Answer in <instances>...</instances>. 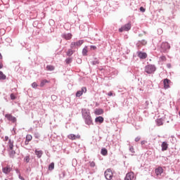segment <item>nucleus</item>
<instances>
[{"label":"nucleus","instance_id":"obj_21","mask_svg":"<svg viewBox=\"0 0 180 180\" xmlns=\"http://www.w3.org/2000/svg\"><path fill=\"white\" fill-rule=\"evenodd\" d=\"M8 146V148L10 150H13V141H11V139H9Z\"/></svg>","mask_w":180,"mask_h":180},{"label":"nucleus","instance_id":"obj_29","mask_svg":"<svg viewBox=\"0 0 180 180\" xmlns=\"http://www.w3.org/2000/svg\"><path fill=\"white\" fill-rule=\"evenodd\" d=\"M53 169H54V162H51V163L49 165V171H53Z\"/></svg>","mask_w":180,"mask_h":180},{"label":"nucleus","instance_id":"obj_40","mask_svg":"<svg viewBox=\"0 0 180 180\" xmlns=\"http://www.w3.org/2000/svg\"><path fill=\"white\" fill-rule=\"evenodd\" d=\"M96 64H99V61L98 60L93 61V65H96Z\"/></svg>","mask_w":180,"mask_h":180},{"label":"nucleus","instance_id":"obj_30","mask_svg":"<svg viewBox=\"0 0 180 180\" xmlns=\"http://www.w3.org/2000/svg\"><path fill=\"white\" fill-rule=\"evenodd\" d=\"M84 93H82V91L80 90V91H78L77 93H76V96L77 98H79V96H82Z\"/></svg>","mask_w":180,"mask_h":180},{"label":"nucleus","instance_id":"obj_46","mask_svg":"<svg viewBox=\"0 0 180 180\" xmlns=\"http://www.w3.org/2000/svg\"><path fill=\"white\" fill-rule=\"evenodd\" d=\"M19 179L25 180V178H23V176H21L20 175H19Z\"/></svg>","mask_w":180,"mask_h":180},{"label":"nucleus","instance_id":"obj_26","mask_svg":"<svg viewBox=\"0 0 180 180\" xmlns=\"http://www.w3.org/2000/svg\"><path fill=\"white\" fill-rule=\"evenodd\" d=\"M10 157L11 158H13V157H15V154H16V152L15 150H10Z\"/></svg>","mask_w":180,"mask_h":180},{"label":"nucleus","instance_id":"obj_32","mask_svg":"<svg viewBox=\"0 0 180 180\" xmlns=\"http://www.w3.org/2000/svg\"><path fill=\"white\" fill-rule=\"evenodd\" d=\"M11 99H12V101H15V99H16V96H15L13 94H11Z\"/></svg>","mask_w":180,"mask_h":180},{"label":"nucleus","instance_id":"obj_11","mask_svg":"<svg viewBox=\"0 0 180 180\" xmlns=\"http://www.w3.org/2000/svg\"><path fill=\"white\" fill-rule=\"evenodd\" d=\"M62 37L65 39V40H71V39H72V34L70 33L64 34L62 35Z\"/></svg>","mask_w":180,"mask_h":180},{"label":"nucleus","instance_id":"obj_48","mask_svg":"<svg viewBox=\"0 0 180 180\" xmlns=\"http://www.w3.org/2000/svg\"><path fill=\"white\" fill-rule=\"evenodd\" d=\"M8 140H9V137L5 136V141H8Z\"/></svg>","mask_w":180,"mask_h":180},{"label":"nucleus","instance_id":"obj_13","mask_svg":"<svg viewBox=\"0 0 180 180\" xmlns=\"http://www.w3.org/2000/svg\"><path fill=\"white\" fill-rule=\"evenodd\" d=\"M32 139H33V136H32V135L27 134L26 136V139H25V146H27L29 144V142L32 141Z\"/></svg>","mask_w":180,"mask_h":180},{"label":"nucleus","instance_id":"obj_22","mask_svg":"<svg viewBox=\"0 0 180 180\" xmlns=\"http://www.w3.org/2000/svg\"><path fill=\"white\" fill-rule=\"evenodd\" d=\"M47 71H54V66L49 65L46 66Z\"/></svg>","mask_w":180,"mask_h":180},{"label":"nucleus","instance_id":"obj_4","mask_svg":"<svg viewBox=\"0 0 180 180\" xmlns=\"http://www.w3.org/2000/svg\"><path fill=\"white\" fill-rule=\"evenodd\" d=\"M84 44V40H79L77 42H72L70 44V49H75V47H80Z\"/></svg>","mask_w":180,"mask_h":180},{"label":"nucleus","instance_id":"obj_25","mask_svg":"<svg viewBox=\"0 0 180 180\" xmlns=\"http://www.w3.org/2000/svg\"><path fill=\"white\" fill-rule=\"evenodd\" d=\"M102 155H108V150L106 148L101 149Z\"/></svg>","mask_w":180,"mask_h":180},{"label":"nucleus","instance_id":"obj_41","mask_svg":"<svg viewBox=\"0 0 180 180\" xmlns=\"http://www.w3.org/2000/svg\"><path fill=\"white\" fill-rule=\"evenodd\" d=\"M108 96H113V92L112 91H110L108 93Z\"/></svg>","mask_w":180,"mask_h":180},{"label":"nucleus","instance_id":"obj_12","mask_svg":"<svg viewBox=\"0 0 180 180\" xmlns=\"http://www.w3.org/2000/svg\"><path fill=\"white\" fill-rule=\"evenodd\" d=\"M155 172L157 176L161 175V174H162V172H164V169H162V167H159L157 169H155Z\"/></svg>","mask_w":180,"mask_h":180},{"label":"nucleus","instance_id":"obj_36","mask_svg":"<svg viewBox=\"0 0 180 180\" xmlns=\"http://www.w3.org/2000/svg\"><path fill=\"white\" fill-rule=\"evenodd\" d=\"M81 91H82V94L86 93V87H82Z\"/></svg>","mask_w":180,"mask_h":180},{"label":"nucleus","instance_id":"obj_28","mask_svg":"<svg viewBox=\"0 0 180 180\" xmlns=\"http://www.w3.org/2000/svg\"><path fill=\"white\" fill-rule=\"evenodd\" d=\"M0 79H6V75H4L1 71H0Z\"/></svg>","mask_w":180,"mask_h":180},{"label":"nucleus","instance_id":"obj_31","mask_svg":"<svg viewBox=\"0 0 180 180\" xmlns=\"http://www.w3.org/2000/svg\"><path fill=\"white\" fill-rule=\"evenodd\" d=\"M129 151L131 153L132 155L136 153V151L134 150V147L133 146L129 147Z\"/></svg>","mask_w":180,"mask_h":180},{"label":"nucleus","instance_id":"obj_27","mask_svg":"<svg viewBox=\"0 0 180 180\" xmlns=\"http://www.w3.org/2000/svg\"><path fill=\"white\" fill-rule=\"evenodd\" d=\"M72 54H74V51H72V49H68L67 51V56L71 57Z\"/></svg>","mask_w":180,"mask_h":180},{"label":"nucleus","instance_id":"obj_20","mask_svg":"<svg viewBox=\"0 0 180 180\" xmlns=\"http://www.w3.org/2000/svg\"><path fill=\"white\" fill-rule=\"evenodd\" d=\"M35 155L37 156L38 158H41V155H43V151L36 150Z\"/></svg>","mask_w":180,"mask_h":180},{"label":"nucleus","instance_id":"obj_10","mask_svg":"<svg viewBox=\"0 0 180 180\" xmlns=\"http://www.w3.org/2000/svg\"><path fill=\"white\" fill-rule=\"evenodd\" d=\"M68 137L70 139V140H77V139H81V136L73 134H70Z\"/></svg>","mask_w":180,"mask_h":180},{"label":"nucleus","instance_id":"obj_5","mask_svg":"<svg viewBox=\"0 0 180 180\" xmlns=\"http://www.w3.org/2000/svg\"><path fill=\"white\" fill-rule=\"evenodd\" d=\"M113 176V173H112V170L110 169H108L105 172V177L106 179L110 180L112 179V177Z\"/></svg>","mask_w":180,"mask_h":180},{"label":"nucleus","instance_id":"obj_39","mask_svg":"<svg viewBox=\"0 0 180 180\" xmlns=\"http://www.w3.org/2000/svg\"><path fill=\"white\" fill-rule=\"evenodd\" d=\"M140 11H141V12H146V8H144V7L141 6V7H140Z\"/></svg>","mask_w":180,"mask_h":180},{"label":"nucleus","instance_id":"obj_19","mask_svg":"<svg viewBox=\"0 0 180 180\" xmlns=\"http://www.w3.org/2000/svg\"><path fill=\"white\" fill-rule=\"evenodd\" d=\"M103 120H104V119H103V117H97L96 119H95V122H96V123H103Z\"/></svg>","mask_w":180,"mask_h":180},{"label":"nucleus","instance_id":"obj_14","mask_svg":"<svg viewBox=\"0 0 180 180\" xmlns=\"http://www.w3.org/2000/svg\"><path fill=\"white\" fill-rule=\"evenodd\" d=\"M162 151H167L168 150V143L166 141L162 142Z\"/></svg>","mask_w":180,"mask_h":180},{"label":"nucleus","instance_id":"obj_43","mask_svg":"<svg viewBox=\"0 0 180 180\" xmlns=\"http://www.w3.org/2000/svg\"><path fill=\"white\" fill-rule=\"evenodd\" d=\"M2 68H4V64L0 62V70H2Z\"/></svg>","mask_w":180,"mask_h":180},{"label":"nucleus","instance_id":"obj_42","mask_svg":"<svg viewBox=\"0 0 180 180\" xmlns=\"http://www.w3.org/2000/svg\"><path fill=\"white\" fill-rule=\"evenodd\" d=\"M140 140H141V138H140V136H138V137H136V139H135V141H140Z\"/></svg>","mask_w":180,"mask_h":180},{"label":"nucleus","instance_id":"obj_15","mask_svg":"<svg viewBox=\"0 0 180 180\" xmlns=\"http://www.w3.org/2000/svg\"><path fill=\"white\" fill-rule=\"evenodd\" d=\"M2 171L4 172V174H9V172H11L12 171V168H11V167L7 166L6 167H4L2 169Z\"/></svg>","mask_w":180,"mask_h":180},{"label":"nucleus","instance_id":"obj_6","mask_svg":"<svg viewBox=\"0 0 180 180\" xmlns=\"http://www.w3.org/2000/svg\"><path fill=\"white\" fill-rule=\"evenodd\" d=\"M124 180H136V176H134V172H130L127 174Z\"/></svg>","mask_w":180,"mask_h":180},{"label":"nucleus","instance_id":"obj_37","mask_svg":"<svg viewBox=\"0 0 180 180\" xmlns=\"http://www.w3.org/2000/svg\"><path fill=\"white\" fill-rule=\"evenodd\" d=\"M25 161H26L27 162H29L30 161V158L29 156H26L25 158Z\"/></svg>","mask_w":180,"mask_h":180},{"label":"nucleus","instance_id":"obj_50","mask_svg":"<svg viewBox=\"0 0 180 180\" xmlns=\"http://www.w3.org/2000/svg\"><path fill=\"white\" fill-rule=\"evenodd\" d=\"M2 54L0 53V60H2Z\"/></svg>","mask_w":180,"mask_h":180},{"label":"nucleus","instance_id":"obj_44","mask_svg":"<svg viewBox=\"0 0 180 180\" xmlns=\"http://www.w3.org/2000/svg\"><path fill=\"white\" fill-rule=\"evenodd\" d=\"M146 143H147V141H142L141 142V144L143 146V145H144Z\"/></svg>","mask_w":180,"mask_h":180},{"label":"nucleus","instance_id":"obj_17","mask_svg":"<svg viewBox=\"0 0 180 180\" xmlns=\"http://www.w3.org/2000/svg\"><path fill=\"white\" fill-rule=\"evenodd\" d=\"M46 84H50V81H49L47 79L41 80V83L39 84V86H41V88H43V86H44L46 85Z\"/></svg>","mask_w":180,"mask_h":180},{"label":"nucleus","instance_id":"obj_18","mask_svg":"<svg viewBox=\"0 0 180 180\" xmlns=\"http://www.w3.org/2000/svg\"><path fill=\"white\" fill-rule=\"evenodd\" d=\"M138 57H139V58L144 59L147 57V53L139 52V54H138Z\"/></svg>","mask_w":180,"mask_h":180},{"label":"nucleus","instance_id":"obj_51","mask_svg":"<svg viewBox=\"0 0 180 180\" xmlns=\"http://www.w3.org/2000/svg\"><path fill=\"white\" fill-rule=\"evenodd\" d=\"M5 180H8V179H5Z\"/></svg>","mask_w":180,"mask_h":180},{"label":"nucleus","instance_id":"obj_1","mask_svg":"<svg viewBox=\"0 0 180 180\" xmlns=\"http://www.w3.org/2000/svg\"><path fill=\"white\" fill-rule=\"evenodd\" d=\"M83 117L85 120L86 124H88L89 126L92 124V117H91V114L89 112H86V110L83 111Z\"/></svg>","mask_w":180,"mask_h":180},{"label":"nucleus","instance_id":"obj_45","mask_svg":"<svg viewBox=\"0 0 180 180\" xmlns=\"http://www.w3.org/2000/svg\"><path fill=\"white\" fill-rule=\"evenodd\" d=\"M91 49H93V50H96V47L95 46H91Z\"/></svg>","mask_w":180,"mask_h":180},{"label":"nucleus","instance_id":"obj_8","mask_svg":"<svg viewBox=\"0 0 180 180\" xmlns=\"http://www.w3.org/2000/svg\"><path fill=\"white\" fill-rule=\"evenodd\" d=\"M5 117L7 120H9V122H12V123L16 122V117H13L11 114H6Z\"/></svg>","mask_w":180,"mask_h":180},{"label":"nucleus","instance_id":"obj_23","mask_svg":"<svg viewBox=\"0 0 180 180\" xmlns=\"http://www.w3.org/2000/svg\"><path fill=\"white\" fill-rule=\"evenodd\" d=\"M156 123L158 126H162V124H164V123L162 122V119H158L156 120Z\"/></svg>","mask_w":180,"mask_h":180},{"label":"nucleus","instance_id":"obj_3","mask_svg":"<svg viewBox=\"0 0 180 180\" xmlns=\"http://www.w3.org/2000/svg\"><path fill=\"white\" fill-rule=\"evenodd\" d=\"M145 71L147 74H153L155 71V66L153 65H148L145 67Z\"/></svg>","mask_w":180,"mask_h":180},{"label":"nucleus","instance_id":"obj_49","mask_svg":"<svg viewBox=\"0 0 180 180\" xmlns=\"http://www.w3.org/2000/svg\"><path fill=\"white\" fill-rule=\"evenodd\" d=\"M147 42H146V41H142V44H146Z\"/></svg>","mask_w":180,"mask_h":180},{"label":"nucleus","instance_id":"obj_38","mask_svg":"<svg viewBox=\"0 0 180 180\" xmlns=\"http://www.w3.org/2000/svg\"><path fill=\"white\" fill-rule=\"evenodd\" d=\"M65 61H66L67 64H70V63H71V61H72V60L71 58H67Z\"/></svg>","mask_w":180,"mask_h":180},{"label":"nucleus","instance_id":"obj_24","mask_svg":"<svg viewBox=\"0 0 180 180\" xmlns=\"http://www.w3.org/2000/svg\"><path fill=\"white\" fill-rule=\"evenodd\" d=\"M88 53V46H85L82 50V54L83 56H86Z\"/></svg>","mask_w":180,"mask_h":180},{"label":"nucleus","instance_id":"obj_9","mask_svg":"<svg viewBox=\"0 0 180 180\" xmlns=\"http://www.w3.org/2000/svg\"><path fill=\"white\" fill-rule=\"evenodd\" d=\"M169 84H171V80L165 79L163 80L164 89H168V88H169Z\"/></svg>","mask_w":180,"mask_h":180},{"label":"nucleus","instance_id":"obj_2","mask_svg":"<svg viewBox=\"0 0 180 180\" xmlns=\"http://www.w3.org/2000/svg\"><path fill=\"white\" fill-rule=\"evenodd\" d=\"M131 29V22L125 24L121 28L119 29V32L122 33V32H129Z\"/></svg>","mask_w":180,"mask_h":180},{"label":"nucleus","instance_id":"obj_34","mask_svg":"<svg viewBox=\"0 0 180 180\" xmlns=\"http://www.w3.org/2000/svg\"><path fill=\"white\" fill-rule=\"evenodd\" d=\"M160 60H162V61H167V57L162 56L160 57Z\"/></svg>","mask_w":180,"mask_h":180},{"label":"nucleus","instance_id":"obj_7","mask_svg":"<svg viewBox=\"0 0 180 180\" xmlns=\"http://www.w3.org/2000/svg\"><path fill=\"white\" fill-rule=\"evenodd\" d=\"M161 49H162L163 51L165 52L167 50H169V49H171V46L168 42H163L161 45Z\"/></svg>","mask_w":180,"mask_h":180},{"label":"nucleus","instance_id":"obj_35","mask_svg":"<svg viewBox=\"0 0 180 180\" xmlns=\"http://www.w3.org/2000/svg\"><path fill=\"white\" fill-rule=\"evenodd\" d=\"M32 88H37V86H38L37 83L33 82L32 84Z\"/></svg>","mask_w":180,"mask_h":180},{"label":"nucleus","instance_id":"obj_16","mask_svg":"<svg viewBox=\"0 0 180 180\" xmlns=\"http://www.w3.org/2000/svg\"><path fill=\"white\" fill-rule=\"evenodd\" d=\"M95 115H103V109L102 108H97L94 110Z\"/></svg>","mask_w":180,"mask_h":180},{"label":"nucleus","instance_id":"obj_47","mask_svg":"<svg viewBox=\"0 0 180 180\" xmlns=\"http://www.w3.org/2000/svg\"><path fill=\"white\" fill-rule=\"evenodd\" d=\"M167 68H171V63H168V64L167 65Z\"/></svg>","mask_w":180,"mask_h":180},{"label":"nucleus","instance_id":"obj_33","mask_svg":"<svg viewBox=\"0 0 180 180\" xmlns=\"http://www.w3.org/2000/svg\"><path fill=\"white\" fill-rule=\"evenodd\" d=\"M89 166L94 168L95 167V162H89Z\"/></svg>","mask_w":180,"mask_h":180}]
</instances>
